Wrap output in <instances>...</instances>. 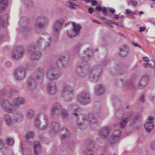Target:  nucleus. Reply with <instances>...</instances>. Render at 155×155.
Masks as SVG:
<instances>
[{
  "instance_id": "1",
  "label": "nucleus",
  "mask_w": 155,
  "mask_h": 155,
  "mask_svg": "<svg viewBox=\"0 0 155 155\" xmlns=\"http://www.w3.org/2000/svg\"><path fill=\"white\" fill-rule=\"evenodd\" d=\"M88 68L89 66L86 62L83 60L80 61L76 68V73L80 77L84 78L87 75Z\"/></svg>"
},
{
  "instance_id": "2",
  "label": "nucleus",
  "mask_w": 155,
  "mask_h": 155,
  "mask_svg": "<svg viewBox=\"0 0 155 155\" xmlns=\"http://www.w3.org/2000/svg\"><path fill=\"white\" fill-rule=\"evenodd\" d=\"M73 93L74 89L72 87L68 85H64L61 91V96L65 101H68L71 100Z\"/></svg>"
},
{
  "instance_id": "3",
  "label": "nucleus",
  "mask_w": 155,
  "mask_h": 155,
  "mask_svg": "<svg viewBox=\"0 0 155 155\" xmlns=\"http://www.w3.org/2000/svg\"><path fill=\"white\" fill-rule=\"evenodd\" d=\"M102 69L101 66L96 65L93 66L90 70L88 69L89 78L93 80H95L97 81L98 79L101 75Z\"/></svg>"
},
{
  "instance_id": "4",
  "label": "nucleus",
  "mask_w": 155,
  "mask_h": 155,
  "mask_svg": "<svg viewBox=\"0 0 155 155\" xmlns=\"http://www.w3.org/2000/svg\"><path fill=\"white\" fill-rule=\"evenodd\" d=\"M46 75L48 79L51 81L58 79L61 76V74L59 72L57 67H51L48 70Z\"/></svg>"
},
{
  "instance_id": "5",
  "label": "nucleus",
  "mask_w": 155,
  "mask_h": 155,
  "mask_svg": "<svg viewBox=\"0 0 155 155\" xmlns=\"http://www.w3.org/2000/svg\"><path fill=\"white\" fill-rule=\"evenodd\" d=\"M25 52L24 47L21 46H15L12 53L13 59H18Z\"/></svg>"
},
{
  "instance_id": "6",
  "label": "nucleus",
  "mask_w": 155,
  "mask_h": 155,
  "mask_svg": "<svg viewBox=\"0 0 155 155\" xmlns=\"http://www.w3.org/2000/svg\"><path fill=\"white\" fill-rule=\"evenodd\" d=\"M48 18L44 16L41 15L38 17L35 24L36 30L38 29H41L47 24Z\"/></svg>"
},
{
  "instance_id": "7",
  "label": "nucleus",
  "mask_w": 155,
  "mask_h": 155,
  "mask_svg": "<svg viewBox=\"0 0 155 155\" xmlns=\"http://www.w3.org/2000/svg\"><path fill=\"white\" fill-rule=\"evenodd\" d=\"M64 22L63 19L57 20L54 22L53 28V34L55 37H57L59 35L60 31Z\"/></svg>"
},
{
  "instance_id": "8",
  "label": "nucleus",
  "mask_w": 155,
  "mask_h": 155,
  "mask_svg": "<svg viewBox=\"0 0 155 155\" xmlns=\"http://www.w3.org/2000/svg\"><path fill=\"white\" fill-rule=\"evenodd\" d=\"M89 94L87 91L83 92L78 96V101L84 104L88 103L90 100Z\"/></svg>"
},
{
  "instance_id": "9",
  "label": "nucleus",
  "mask_w": 155,
  "mask_h": 155,
  "mask_svg": "<svg viewBox=\"0 0 155 155\" xmlns=\"http://www.w3.org/2000/svg\"><path fill=\"white\" fill-rule=\"evenodd\" d=\"M14 75L17 80H22L25 77V69L22 68H16L14 71Z\"/></svg>"
},
{
  "instance_id": "10",
  "label": "nucleus",
  "mask_w": 155,
  "mask_h": 155,
  "mask_svg": "<svg viewBox=\"0 0 155 155\" xmlns=\"http://www.w3.org/2000/svg\"><path fill=\"white\" fill-rule=\"evenodd\" d=\"M84 119L88 120L91 127L93 129V127H95L97 125V122L94 115L92 113H89L87 117L84 118Z\"/></svg>"
},
{
  "instance_id": "11",
  "label": "nucleus",
  "mask_w": 155,
  "mask_h": 155,
  "mask_svg": "<svg viewBox=\"0 0 155 155\" xmlns=\"http://www.w3.org/2000/svg\"><path fill=\"white\" fill-rule=\"evenodd\" d=\"M51 40V38L50 36L48 37V39H45V41H44L42 38L40 37L37 41L36 45L38 46L43 45L45 48L46 49L50 46Z\"/></svg>"
},
{
  "instance_id": "12",
  "label": "nucleus",
  "mask_w": 155,
  "mask_h": 155,
  "mask_svg": "<svg viewBox=\"0 0 155 155\" xmlns=\"http://www.w3.org/2000/svg\"><path fill=\"white\" fill-rule=\"evenodd\" d=\"M121 133V131L120 130H117L114 131L109 139L110 144H114L118 140Z\"/></svg>"
},
{
  "instance_id": "13",
  "label": "nucleus",
  "mask_w": 155,
  "mask_h": 155,
  "mask_svg": "<svg viewBox=\"0 0 155 155\" xmlns=\"http://www.w3.org/2000/svg\"><path fill=\"white\" fill-rule=\"evenodd\" d=\"M73 26L72 32L74 33V34L69 35L68 31H67V35L70 38H72L75 36L76 35H78L80 32V30L81 28V25L79 24H76L74 22L72 23Z\"/></svg>"
},
{
  "instance_id": "14",
  "label": "nucleus",
  "mask_w": 155,
  "mask_h": 155,
  "mask_svg": "<svg viewBox=\"0 0 155 155\" xmlns=\"http://www.w3.org/2000/svg\"><path fill=\"white\" fill-rule=\"evenodd\" d=\"M116 84L117 86H119L120 84L123 86H126L129 87L131 89H133L134 88V83L130 81L127 80L124 82L123 80L121 79L117 80L116 83Z\"/></svg>"
},
{
  "instance_id": "15",
  "label": "nucleus",
  "mask_w": 155,
  "mask_h": 155,
  "mask_svg": "<svg viewBox=\"0 0 155 155\" xmlns=\"http://www.w3.org/2000/svg\"><path fill=\"white\" fill-rule=\"evenodd\" d=\"M27 83L28 88L30 90H33L36 87V81L35 78L32 77H30L28 78Z\"/></svg>"
},
{
  "instance_id": "16",
  "label": "nucleus",
  "mask_w": 155,
  "mask_h": 155,
  "mask_svg": "<svg viewBox=\"0 0 155 155\" xmlns=\"http://www.w3.org/2000/svg\"><path fill=\"white\" fill-rule=\"evenodd\" d=\"M48 92L51 95H53L57 91L56 83L54 81H52L48 84L47 87Z\"/></svg>"
},
{
  "instance_id": "17",
  "label": "nucleus",
  "mask_w": 155,
  "mask_h": 155,
  "mask_svg": "<svg viewBox=\"0 0 155 155\" xmlns=\"http://www.w3.org/2000/svg\"><path fill=\"white\" fill-rule=\"evenodd\" d=\"M111 127L109 126L103 127L99 132L100 137L102 138H105L109 134Z\"/></svg>"
},
{
  "instance_id": "18",
  "label": "nucleus",
  "mask_w": 155,
  "mask_h": 155,
  "mask_svg": "<svg viewBox=\"0 0 155 155\" xmlns=\"http://www.w3.org/2000/svg\"><path fill=\"white\" fill-rule=\"evenodd\" d=\"M13 104H12L6 100L3 101L2 107L7 112L11 113L12 111V109L10 107H12Z\"/></svg>"
},
{
  "instance_id": "19",
  "label": "nucleus",
  "mask_w": 155,
  "mask_h": 155,
  "mask_svg": "<svg viewBox=\"0 0 155 155\" xmlns=\"http://www.w3.org/2000/svg\"><path fill=\"white\" fill-rule=\"evenodd\" d=\"M61 108V104L59 103H55L52 105L51 110V114L52 117H55L57 114L56 113V111H59Z\"/></svg>"
},
{
  "instance_id": "20",
  "label": "nucleus",
  "mask_w": 155,
  "mask_h": 155,
  "mask_svg": "<svg viewBox=\"0 0 155 155\" xmlns=\"http://www.w3.org/2000/svg\"><path fill=\"white\" fill-rule=\"evenodd\" d=\"M149 80V77L147 75L143 76L139 83L138 86L140 89L144 88L147 85Z\"/></svg>"
},
{
  "instance_id": "21",
  "label": "nucleus",
  "mask_w": 155,
  "mask_h": 155,
  "mask_svg": "<svg viewBox=\"0 0 155 155\" xmlns=\"http://www.w3.org/2000/svg\"><path fill=\"white\" fill-rule=\"evenodd\" d=\"M86 143L88 147L91 148V149H88L86 150L84 152V153L86 155H94L93 151L91 150L94 147V142L91 140H87L86 142Z\"/></svg>"
},
{
  "instance_id": "22",
  "label": "nucleus",
  "mask_w": 155,
  "mask_h": 155,
  "mask_svg": "<svg viewBox=\"0 0 155 155\" xmlns=\"http://www.w3.org/2000/svg\"><path fill=\"white\" fill-rule=\"evenodd\" d=\"M25 99L22 97H17L15 98L13 101L12 104L14 106L18 107L21 106L25 104Z\"/></svg>"
},
{
  "instance_id": "23",
  "label": "nucleus",
  "mask_w": 155,
  "mask_h": 155,
  "mask_svg": "<svg viewBox=\"0 0 155 155\" xmlns=\"http://www.w3.org/2000/svg\"><path fill=\"white\" fill-rule=\"evenodd\" d=\"M44 70L42 68H38L35 71L36 78L38 80H42L44 77Z\"/></svg>"
},
{
  "instance_id": "24",
  "label": "nucleus",
  "mask_w": 155,
  "mask_h": 155,
  "mask_svg": "<svg viewBox=\"0 0 155 155\" xmlns=\"http://www.w3.org/2000/svg\"><path fill=\"white\" fill-rule=\"evenodd\" d=\"M34 153L35 155H38L41 152L40 143L38 141L34 142Z\"/></svg>"
},
{
  "instance_id": "25",
  "label": "nucleus",
  "mask_w": 155,
  "mask_h": 155,
  "mask_svg": "<svg viewBox=\"0 0 155 155\" xmlns=\"http://www.w3.org/2000/svg\"><path fill=\"white\" fill-rule=\"evenodd\" d=\"M95 93L96 95H99L102 94L104 91V87L102 84L97 85L95 87Z\"/></svg>"
},
{
  "instance_id": "26",
  "label": "nucleus",
  "mask_w": 155,
  "mask_h": 155,
  "mask_svg": "<svg viewBox=\"0 0 155 155\" xmlns=\"http://www.w3.org/2000/svg\"><path fill=\"white\" fill-rule=\"evenodd\" d=\"M8 4V0H0V13L6 10Z\"/></svg>"
},
{
  "instance_id": "27",
  "label": "nucleus",
  "mask_w": 155,
  "mask_h": 155,
  "mask_svg": "<svg viewBox=\"0 0 155 155\" xmlns=\"http://www.w3.org/2000/svg\"><path fill=\"white\" fill-rule=\"evenodd\" d=\"M43 118L44 121L41 122L39 129L41 130H44L46 129L48 125V119L47 116L45 115H43Z\"/></svg>"
},
{
  "instance_id": "28",
  "label": "nucleus",
  "mask_w": 155,
  "mask_h": 155,
  "mask_svg": "<svg viewBox=\"0 0 155 155\" xmlns=\"http://www.w3.org/2000/svg\"><path fill=\"white\" fill-rule=\"evenodd\" d=\"M41 55V52L40 51H35V52L31 54L30 58L32 60L38 59Z\"/></svg>"
},
{
  "instance_id": "29",
  "label": "nucleus",
  "mask_w": 155,
  "mask_h": 155,
  "mask_svg": "<svg viewBox=\"0 0 155 155\" xmlns=\"http://www.w3.org/2000/svg\"><path fill=\"white\" fill-rule=\"evenodd\" d=\"M50 130L56 133L58 131L59 129V124L56 122L52 123L50 124Z\"/></svg>"
},
{
  "instance_id": "30",
  "label": "nucleus",
  "mask_w": 155,
  "mask_h": 155,
  "mask_svg": "<svg viewBox=\"0 0 155 155\" xmlns=\"http://www.w3.org/2000/svg\"><path fill=\"white\" fill-rule=\"evenodd\" d=\"M144 127L147 131L148 133L150 132L152 130L154 124L152 121L147 122L144 124Z\"/></svg>"
},
{
  "instance_id": "31",
  "label": "nucleus",
  "mask_w": 155,
  "mask_h": 155,
  "mask_svg": "<svg viewBox=\"0 0 155 155\" xmlns=\"http://www.w3.org/2000/svg\"><path fill=\"white\" fill-rule=\"evenodd\" d=\"M128 48L126 45H124L123 47L120 48V55L121 57H124L127 54Z\"/></svg>"
},
{
  "instance_id": "32",
  "label": "nucleus",
  "mask_w": 155,
  "mask_h": 155,
  "mask_svg": "<svg viewBox=\"0 0 155 155\" xmlns=\"http://www.w3.org/2000/svg\"><path fill=\"white\" fill-rule=\"evenodd\" d=\"M130 118L131 117L129 116V117H126L123 118L119 124L120 127L122 128H124L126 126Z\"/></svg>"
},
{
  "instance_id": "33",
  "label": "nucleus",
  "mask_w": 155,
  "mask_h": 155,
  "mask_svg": "<svg viewBox=\"0 0 155 155\" xmlns=\"http://www.w3.org/2000/svg\"><path fill=\"white\" fill-rule=\"evenodd\" d=\"M60 131L61 132H64V134H63L61 136V139L62 140H64L68 136V130H67L65 128L63 127L62 128Z\"/></svg>"
},
{
  "instance_id": "34",
  "label": "nucleus",
  "mask_w": 155,
  "mask_h": 155,
  "mask_svg": "<svg viewBox=\"0 0 155 155\" xmlns=\"http://www.w3.org/2000/svg\"><path fill=\"white\" fill-rule=\"evenodd\" d=\"M93 51L92 50L89 48H87L84 51V54L86 55L87 58L85 56H84L86 60H88L91 56L92 55Z\"/></svg>"
},
{
  "instance_id": "35",
  "label": "nucleus",
  "mask_w": 155,
  "mask_h": 155,
  "mask_svg": "<svg viewBox=\"0 0 155 155\" xmlns=\"http://www.w3.org/2000/svg\"><path fill=\"white\" fill-rule=\"evenodd\" d=\"M5 121L8 125L11 126L12 124V120L10 116L7 114L4 115Z\"/></svg>"
},
{
  "instance_id": "36",
  "label": "nucleus",
  "mask_w": 155,
  "mask_h": 155,
  "mask_svg": "<svg viewBox=\"0 0 155 155\" xmlns=\"http://www.w3.org/2000/svg\"><path fill=\"white\" fill-rule=\"evenodd\" d=\"M36 47L33 44H31L28 47L27 51L28 53L31 55V54L35 52Z\"/></svg>"
},
{
  "instance_id": "37",
  "label": "nucleus",
  "mask_w": 155,
  "mask_h": 155,
  "mask_svg": "<svg viewBox=\"0 0 155 155\" xmlns=\"http://www.w3.org/2000/svg\"><path fill=\"white\" fill-rule=\"evenodd\" d=\"M60 113L62 118L64 119L66 118L68 116V110L64 109H62Z\"/></svg>"
},
{
  "instance_id": "38",
  "label": "nucleus",
  "mask_w": 155,
  "mask_h": 155,
  "mask_svg": "<svg viewBox=\"0 0 155 155\" xmlns=\"http://www.w3.org/2000/svg\"><path fill=\"white\" fill-rule=\"evenodd\" d=\"M41 122H40V117L39 116H38L37 117L35 120V126L39 128V127L40 125Z\"/></svg>"
},
{
  "instance_id": "39",
  "label": "nucleus",
  "mask_w": 155,
  "mask_h": 155,
  "mask_svg": "<svg viewBox=\"0 0 155 155\" xmlns=\"http://www.w3.org/2000/svg\"><path fill=\"white\" fill-rule=\"evenodd\" d=\"M34 136V133L32 131L28 132L25 135V137L26 139H28L30 138H32Z\"/></svg>"
},
{
  "instance_id": "40",
  "label": "nucleus",
  "mask_w": 155,
  "mask_h": 155,
  "mask_svg": "<svg viewBox=\"0 0 155 155\" xmlns=\"http://www.w3.org/2000/svg\"><path fill=\"white\" fill-rule=\"evenodd\" d=\"M34 112L32 110H28L27 111V117L29 119L32 118L34 116Z\"/></svg>"
},
{
  "instance_id": "41",
  "label": "nucleus",
  "mask_w": 155,
  "mask_h": 155,
  "mask_svg": "<svg viewBox=\"0 0 155 155\" xmlns=\"http://www.w3.org/2000/svg\"><path fill=\"white\" fill-rule=\"evenodd\" d=\"M116 72L117 75H122L124 73V69L122 68H119L117 69L116 70Z\"/></svg>"
},
{
  "instance_id": "42",
  "label": "nucleus",
  "mask_w": 155,
  "mask_h": 155,
  "mask_svg": "<svg viewBox=\"0 0 155 155\" xmlns=\"http://www.w3.org/2000/svg\"><path fill=\"white\" fill-rule=\"evenodd\" d=\"M81 47V45L78 44L76 45L74 48L73 51L74 52L78 53Z\"/></svg>"
},
{
  "instance_id": "43",
  "label": "nucleus",
  "mask_w": 155,
  "mask_h": 155,
  "mask_svg": "<svg viewBox=\"0 0 155 155\" xmlns=\"http://www.w3.org/2000/svg\"><path fill=\"white\" fill-rule=\"evenodd\" d=\"M66 5L71 9H74L75 8L74 7V5L73 3L71 1L67 2L66 3Z\"/></svg>"
},
{
  "instance_id": "44",
  "label": "nucleus",
  "mask_w": 155,
  "mask_h": 155,
  "mask_svg": "<svg viewBox=\"0 0 155 155\" xmlns=\"http://www.w3.org/2000/svg\"><path fill=\"white\" fill-rule=\"evenodd\" d=\"M136 12H132L131 10L129 9H127L125 11V13L127 14H130L132 15H133L136 14Z\"/></svg>"
},
{
  "instance_id": "45",
  "label": "nucleus",
  "mask_w": 155,
  "mask_h": 155,
  "mask_svg": "<svg viewBox=\"0 0 155 155\" xmlns=\"http://www.w3.org/2000/svg\"><path fill=\"white\" fill-rule=\"evenodd\" d=\"M14 142V141L13 139L11 138H8L6 140V143L9 145H12Z\"/></svg>"
},
{
  "instance_id": "46",
  "label": "nucleus",
  "mask_w": 155,
  "mask_h": 155,
  "mask_svg": "<svg viewBox=\"0 0 155 155\" xmlns=\"http://www.w3.org/2000/svg\"><path fill=\"white\" fill-rule=\"evenodd\" d=\"M91 2L93 5H96L97 4V1L95 0H87L86 1V2L88 3Z\"/></svg>"
},
{
  "instance_id": "47",
  "label": "nucleus",
  "mask_w": 155,
  "mask_h": 155,
  "mask_svg": "<svg viewBox=\"0 0 155 155\" xmlns=\"http://www.w3.org/2000/svg\"><path fill=\"white\" fill-rule=\"evenodd\" d=\"M129 4L132 3L133 6H136L137 4V2L136 1H134L133 0H129L128 1Z\"/></svg>"
},
{
  "instance_id": "48",
  "label": "nucleus",
  "mask_w": 155,
  "mask_h": 155,
  "mask_svg": "<svg viewBox=\"0 0 155 155\" xmlns=\"http://www.w3.org/2000/svg\"><path fill=\"white\" fill-rule=\"evenodd\" d=\"M77 126L80 129H83L86 127L82 123H77Z\"/></svg>"
},
{
  "instance_id": "49",
  "label": "nucleus",
  "mask_w": 155,
  "mask_h": 155,
  "mask_svg": "<svg viewBox=\"0 0 155 155\" xmlns=\"http://www.w3.org/2000/svg\"><path fill=\"white\" fill-rule=\"evenodd\" d=\"M25 4L27 6H31L33 5L32 2L30 0H27L25 2Z\"/></svg>"
},
{
  "instance_id": "50",
  "label": "nucleus",
  "mask_w": 155,
  "mask_h": 155,
  "mask_svg": "<svg viewBox=\"0 0 155 155\" xmlns=\"http://www.w3.org/2000/svg\"><path fill=\"white\" fill-rule=\"evenodd\" d=\"M149 66L150 67H153L155 65V63L153 61H150L148 62Z\"/></svg>"
},
{
  "instance_id": "51",
  "label": "nucleus",
  "mask_w": 155,
  "mask_h": 155,
  "mask_svg": "<svg viewBox=\"0 0 155 155\" xmlns=\"http://www.w3.org/2000/svg\"><path fill=\"white\" fill-rule=\"evenodd\" d=\"M107 8L105 7H103L102 8L101 11L103 14L106 15L107 14Z\"/></svg>"
},
{
  "instance_id": "52",
  "label": "nucleus",
  "mask_w": 155,
  "mask_h": 155,
  "mask_svg": "<svg viewBox=\"0 0 155 155\" xmlns=\"http://www.w3.org/2000/svg\"><path fill=\"white\" fill-rule=\"evenodd\" d=\"M140 101L142 103H144L145 101V96L144 94H142L140 98Z\"/></svg>"
},
{
  "instance_id": "53",
  "label": "nucleus",
  "mask_w": 155,
  "mask_h": 155,
  "mask_svg": "<svg viewBox=\"0 0 155 155\" xmlns=\"http://www.w3.org/2000/svg\"><path fill=\"white\" fill-rule=\"evenodd\" d=\"M70 108L72 109V110H76L77 109V108L76 107H77V105L75 104L71 105L70 106Z\"/></svg>"
},
{
  "instance_id": "54",
  "label": "nucleus",
  "mask_w": 155,
  "mask_h": 155,
  "mask_svg": "<svg viewBox=\"0 0 155 155\" xmlns=\"http://www.w3.org/2000/svg\"><path fill=\"white\" fill-rule=\"evenodd\" d=\"M4 146V143L3 140L0 138V149H2Z\"/></svg>"
},
{
  "instance_id": "55",
  "label": "nucleus",
  "mask_w": 155,
  "mask_h": 155,
  "mask_svg": "<svg viewBox=\"0 0 155 155\" xmlns=\"http://www.w3.org/2000/svg\"><path fill=\"white\" fill-rule=\"evenodd\" d=\"M151 147L152 150H154L155 149V140L152 143Z\"/></svg>"
},
{
  "instance_id": "56",
  "label": "nucleus",
  "mask_w": 155,
  "mask_h": 155,
  "mask_svg": "<svg viewBox=\"0 0 155 155\" xmlns=\"http://www.w3.org/2000/svg\"><path fill=\"white\" fill-rule=\"evenodd\" d=\"M102 9V8H101V6L100 5L96 6V10L99 12L101 11Z\"/></svg>"
},
{
  "instance_id": "57",
  "label": "nucleus",
  "mask_w": 155,
  "mask_h": 155,
  "mask_svg": "<svg viewBox=\"0 0 155 155\" xmlns=\"http://www.w3.org/2000/svg\"><path fill=\"white\" fill-rule=\"evenodd\" d=\"M71 115L73 116H75V117H76L77 119H78V113L76 112L72 113L71 114Z\"/></svg>"
},
{
  "instance_id": "58",
  "label": "nucleus",
  "mask_w": 155,
  "mask_h": 155,
  "mask_svg": "<svg viewBox=\"0 0 155 155\" xmlns=\"http://www.w3.org/2000/svg\"><path fill=\"white\" fill-rule=\"evenodd\" d=\"M143 60L145 61H146L147 62H148L149 61V58L147 57H143L142 58Z\"/></svg>"
},
{
  "instance_id": "59",
  "label": "nucleus",
  "mask_w": 155,
  "mask_h": 155,
  "mask_svg": "<svg viewBox=\"0 0 155 155\" xmlns=\"http://www.w3.org/2000/svg\"><path fill=\"white\" fill-rule=\"evenodd\" d=\"M94 11V9L93 8L91 7L88 8V12L90 13H92Z\"/></svg>"
},
{
  "instance_id": "60",
  "label": "nucleus",
  "mask_w": 155,
  "mask_h": 155,
  "mask_svg": "<svg viewBox=\"0 0 155 155\" xmlns=\"http://www.w3.org/2000/svg\"><path fill=\"white\" fill-rule=\"evenodd\" d=\"M114 24L116 25H119L121 27H123L122 24L119 22H114Z\"/></svg>"
},
{
  "instance_id": "61",
  "label": "nucleus",
  "mask_w": 155,
  "mask_h": 155,
  "mask_svg": "<svg viewBox=\"0 0 155 155\" xmlns=\"http://www.w3.org/2000/svg\"><path fill=\"white\" fill-rule=\"evenodd\" d=\"M114 22H113L111 21H107L106 22V24L107 25H110L112 24L113 23H114Z\"/></svg>"
},
{
  "instance_id": "62",
  "label": "nucleus",
  "mask_w": 155,
  "mask_h": 155,
  "mask_svg": "<svg viewBox=\"0 0 155 155\" xmlns=\"http://www.w3.org/2000/svg\"><path fill=\"white\" fill-rule=\"evenodd\" d=\"M146 27H140V32H141L143 31L145 29Z\"/></svg>"
},
{
  "instance_id": "63",
  "label": "nucleus",
  "mask_w": 155,
  "mask_h": 155,
  "mask_svg": "<svg viewBox=\"0 0 155 155\" xmlns=\"http://www.w3.org/2000/svg\"><path fill=\"white\" fill-rule=\"evenodd\" d=\"M132 44H133V45H134L135 46H136V47H138L139 48H141V46L140 45H139L138 44H136V43H135L133 42H132Z\"/></svg>"
},
{
  "instance_id": "64",
  "label": "nucleus",
  "mask_w": 155,
  "mask_h": 155,
  "mask_svg": "<svg viewBox=\"0 0 155 155\" xmlns=\"http://www.w3.org/2000/svg\"><path fill=\"white\" fill-rule=\"evenodd\" d=\"M109 10L112 13H114L115 12V10L111 8H109Z\"/></svg>"
}]
</instances>
